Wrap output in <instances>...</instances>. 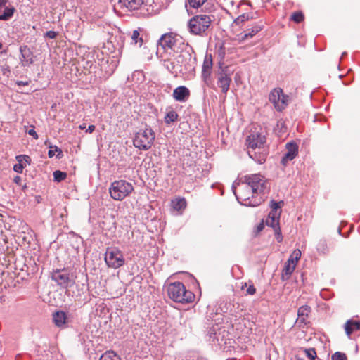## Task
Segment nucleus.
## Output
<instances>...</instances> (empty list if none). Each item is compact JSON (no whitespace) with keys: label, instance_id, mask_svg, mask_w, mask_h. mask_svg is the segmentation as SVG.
I'll use <instances>...</instances> for the list:
<instances>
[{"label":"nucleus","instance_id":"obj_1","mask_svg":"<svg viewBox=\"0 0 360 360\" xmlns=\"http://www.w3.org/2000/svg\"><path fill=\"white\" fill-rule=\"evenodd\" d=\"M158 44L166 51L172 50L179 53L176 58L178 63H181L186 70L188 69L187 65L192 61L193 49L184 42L181 36L172 32L165 34L159 39Z\"/></svg>","mask_w":360,"mask_h":360},{"label":"nucleus","instance_id":"obj_2","mask_svg":"<svg viewBox=\"0 0 360 360\" xmlns=\"http://www.w3.org/2000/svg\"><path fill=\"white\" fill-rule=\"evenodd\" d=\"M213 15L199 14L192 17L187 23L189 32L193 35L205 36L211 25Z\"/></svg>","mask_w":360,"mask_h":360},{"label":"nucleus","instance_id":"obj_3","mask_svg":"<svg viewBox=\"0 0 360 360\" xmlns=\"http://www.w3.org/2000/svg\"><path fill=\"white\" fill-rule=\"evenodd\" d=\"M167 292L169 297L176 302L190 303L195 297L191 291L186 290L184 285L179 281L169 283Z\"/></svg>","mask_w":360,"mask_h":360},{"label":"nucleus","instance_id":"obj_4","mask_svg":"<svg viewBox=\"0 0 360 360\" xmlns=\"http://www.w3.org/2000/svg\"><path fill=\"white\" fill-rule=\"evenodd\" d=\"M155 134L151 127L146 126L143 129L139 130L133 138V144L135 148L141 150H149L154 143Z\"/></svg>","mask_w":360,"mask_h":360},{"label":"nucleus","instance_id":"obj_5","mask_svg":"<svg viewBox=\"0 0 360 360\" xmlns=\"http://www.w3.org/2000/svg\"><path fill=\"white\" fill-rule=\"evenodd\" d=\"M245 184V190L248 193L250 192V188L252 194H260L264 193L267 188V181L266 178L260 174H252L245 175L243 177V184Z\"/></svg>","mask_w":360,"mask_h":360},{"label":"nucleus","instance_id":"obj_6","mask_svg":"<svg viewBox=\"0 0 360 360\" xmlns=\"http://www.w3.org/2000/svg\"><path fill=\"white\" fill-rule=\"evenodd\" d=\"M134 191L132 184L125 180L113 181L109 188L110 196L115 200H122Z\"/></svg>","mask_w":360,"mask_h":360},{"label":"nucleus","instance_id":"obj_7","mask_svg":"<svg viewBox=\"0 0 360 360\" xmlns=\"http://www.w3.org/2000/svg\"><path fill=\"white\" fill-rule=\"evenodd\" d=\"M51 278L58 285L63 288H68L74 285L75 276L70 270L67 269H56L51 273Z\"/></svg>","mask_w":360,"mask_h":360},{"label":"nucleus","instance_id":"obj_8","mask_svg":"<svg viewBox=\"0 0 360 360\" xmlns=\"http://www.w3.org/2000/svg\"><path fill=\"white\" fill-rule=\"evenodd\" d=\"M269 99L278 111L283 110L288 105V96L285 95L281 88L273 89L269 94Z\"/></svg>","mask_w":360,"mask_h":360},{"label":"nucleus","instance_id":"obj_9","mask_svg":"<svg viewBox=\"0 0 360 360\" xmlns=\"http://www.w3.org/2000/svg\"><path fill=\"white\" fill-rule=\"evenodd\" d=\"M232 71L228 66L220 67L217 73V85L221 89V92L226 94L229 89L231 82Z\"/></svg>","mask_w":360,"mask_h":360},{"label":"nucleus","instance_id":"obj_10","mask_svg":"<svg viewBox=\"0 0 360 360\" xmlns=\"http://www.w3.org/2000/svg\"><path fill=\"white\" fill-rule=\"evenodd\" d=\"M105 261L109 267L117 269L124 264V259L121 251L117 249L108 250Z\"/></svg>","mask_w":360,"mask_h":360},{"label":"nucleus","instance_id":"obj_11","mask_svg":"<svg viewBox=\"0 0 360 360\" xmlns=\"http://www.w3.org/2000/svg\"><path fill=\"white\" fill-rule=\"evenodd\" d=\"M266 136L262 131H253L246 139L248 150L260 149L265 146Z\"/></svg>","mask_w":360,"mask_h":360},{"label":"nucleus","instance_id":"obj_12","mask_svg":"<svg viewBox=\"0 0 360 360\" xmlns=\"http://www.w3.org/2000/svg\"><path fill=\"white\" fill-rule=\"evenodd\" d=\"M280 204H283V202L271 201V211L269 212L266 219V224L267 226L272 227V229L279 227V219L281 212V211L279 210L281 207Z\"/></svg>","mask_w":360,"mask_h":360},{"label":"nucleus","instance_id":"obj_13","mask_svg":"<svg viewBox=\"0 0 360 360\" xmlns=\"http://www.w3.org/2000/svg\"><path fill=\"white\" fill-rule=\"evenodd\" d=\"M245 191L240 190L237 194L236 191L233 190V193L240 203L246 206L256 207L259 205L264 201L262 198L255 199L252 196V198H250L248 194L245 193Z\"/></svg>","mask_w":360,"mask_h":360},{"label":"nucleus","instance_id":"obj_14","mask_svg":"<svg viewBox=\"0 0 360 360\" xmlns=\"http://www.w3.org/2000/svg\"><path fill=\"white\" fill-rule=\"evenodd\" d=\"M286 153L281 160V163L286 165L288 162L292 160L298 154V146L295 142H289L285 146Z\"/></svg>","mask_w":360,"mask_h":360},{"label":"nucleus","instance_id":"obj_15","mask_svg":"<svg viewBox=\"0 0 360 360\" xmlns=\"http://www.w3.org/2000/svg\"><path fill=\"white\" fill-rule=\"evenodd\" d=\"M248 153L251 159L260 165L265 162L267 156V152L264 146L260 149L248 150Z\"/></svg>","mask_w":360,"mask_h":360},{"label":"nucleus","instance_id":"obj_16","mask_svg":"<svg viewBox=\"0 0 360 360\" xmlns=\"http://www.w3.org/2000/svg\"><path fill=\"white\" fill-rule=\"evenodd\" d=\"M311 307L308 305L301 306L298 309L296 323L299 326H304L309 322L308 317L309 314L311 313Z\"/></svg>","mask_w":360,"mask_h":360},{"label":"nucleus","instance_id":"obj_17","mask_svg":"<svg viewBox=\"0 0 360 360\" xmlns=\"http://www.w3.org/2000/svg\"><path fill=\"white\" fill-rule=\"evenodd\" d=\"M189 96L190 91L184 86H178L173 91V98L177 101L184 102Z\"/></svg>","mask_w":360,"mask_h":360},{"label":"nucleus","instance_id":"obj_18","mask_svg":"<svg viewBox=\"0 0 360 360\" xmlns=\"http://www.w3.org/2000/svg\"><path fill=\"white\" fill-rule=\"evenodd\" d=\"M263 29V25H260L258 23H255L252 25L250 27L247 28V30L241 33L239 37L241 40H245L250 38H252L259 32H260Z\"/></svg>","mask_w":360,"mask_h":360},{"label":"nucleus","instance_id":"obj_19","mask_svg":"<svg viewBox=\"0 0 360 360\" xmlns=\"http://www.w3.org/2000/svg\"><path fill=\"white\" fill-rule=\"evenodd\" d=\"M359 330H360V321L348 320L345 324V330L349 338L353 332Z\"/></svg>","mask_w":360,"mask_h":360},{"label":"nucleus","instance_id":"obj_20","mask_svg":"<svg viewBox=\"0 0 360 360\" xmlns=\"http://www.w3.org/2000/svg\"><path fill=\"white\" fill-rule=\"evenodd\" d=\"M21 53V60H22V65H29L33 63L32 53L30 49L26 46H21L20 49Z\"/></svg>","mask_w":360,"mask_h":360},{"label":"nucleus","instance_id":"obj_21","mask_svg":"<svg viewBox=\"0 0 360 360\" xmlns=\"http://www.w3.org/2000/svg\"><path fill=\"white\" fill-rule=\"evenodd\" d=\"M16 160H18V163L14 165L13 170L17 173L21 174L24 167H25V165L22 164V162L25 161L26 162L29 163L30 158L28 155H20L16 156Z\"/></svg>","mask_w":360,"mask_h":360},{"label":"nucleus","instance_id":"obj_22","mask_svg":"<svg viewBox=\"0 0 360 360\" xmlns=\"http://www.w3.org/2000/svg\"><path fill=\"white\" fill-rule=\"evenodd\" d=\"M143 2L144 0H120V3H121L129 10L139 9L142 6Z\"/></svg>","mask_w":360,"mask_h":360},{"label":"nucleus","instance_id":"obj_23","mask_svg":"<svg viewBox=\"0 0 360 360\" xmlns=\"http://www.w3.org/2000/svg\"><path fill=\"white\" fill-rule=\"evenodd\" d=\"M186 200L184 198H177L172 200L173 210L180 213L186 208Z\"/></svg>","mask_w":360,"mask_h":360},{"label":"nucleus","instance_id":"obj_24","mask_svg":"<svg viewBox=\"0 0 360 360\" xmlns=\"http://www.w3.org/2000/svg\"><path fill=\"white\" fill-rule=\"evenodd\" d=\"M53 320L58 327H62L66 323L67 316L63 311H56L53 314Z\"/></svg>","mask_w":360,"mask_h":360},{"label":"nucleus","instance_id":"obj_25","mask_svg":"<svg viewBox=\"0 0 360 360\" xmlns=\"http://www.w3.org/2000/svg\"><path fill=\"white\" fill-rule=\"evenodd\" d=\"M14 11L13 7L4 8V11H0V20H8L13 16Z\"/></svg>","mask_w":360,"mask_h":360},{"label":"nucleus","instance_id":"obj_26","mask_svg":"<svg viewBox=\"0 0 360 360\" xmlns=\"http://www.w3.org/2000/svg\"><path fill=\"white\" fill-rule=\"evenodd\" d=\"M99 360H121V358L115 352L110 350L103 353Z\"/></svg>","mask_w":360,"mask_h":360},{"label":"nucleus","instance_id":"obj_27","mask_svg":"<svg viewBox=\"0 0 360 360\" xmlns=\"http://www.w3.org/2000/svg\"><path fill=\"white\" fill-rule=\"evenodd\" d=\"M316 250L320 254H326L328 252L327 242L325 239H321L316 245Z\"/></svg>","mask_w":360,"mask_h":360},{"label":"nucleus","instance_id":"obj_28","mask_svg":"<svg viewBox=\"0 0 360 360\" xmlns=\"http://www.w3.org/2000/svg\"><path fill=\"white\" fill-rule=\"evenodd\" d=\"M177 118L178 114L174 110H170L167 112L165 116V122L166 124H170L171 122H175Z\"/></svg>","mask_w":360,"mask_h":360},{"label":"nucleus","instance_id":"obj_29","mask_svg":"<svg viewBox=\"0 0 360 360\" xmlns=\"http://www.w3.org/2000/svg\"><path fill=\"white\" fill-rule=\"evenodd\" d=\"M301 251L299 249H297L290 255L287 262L296 265L297 262L301 257Z\"/></svg>","mask_w":360,"mask_h":360},{"label":"nucleus","instance_id":"obj_30","mask_svg":"<svg viewBox=\"0 0 360 360\" xmlns=\"http://www.w3.org/2000/svg\"><path fill=\"white\" fill-rule=\"evenodd\" d=\"M253 17L250 13H244L239 15L237 18H236L233 21V23L236 25H240L241 23L249 20L250 19H252Z\"/></svg>","mask_w":360,"mask_h":360},{"label":"nucleus","instance_id":"obj_31","mask_svg":"<svg viewBox=\"0 0 360 360\" xmlns=\"http://www.w3.org/2000/svg\"><path fill=\"white\" fill-rule=\"evenodd\" d=\"M295 266H296V265L287 262L285 264V266L283 270V275H282L283 278L284 277V275L290 276L294 271Z\"/></svg>","mask_w":360,"mask_h":360},{"label":"nucleus","instance_id":"obj_32","mask_svg":"<svg viewBox=\"0 0 360 360\" xmlns=\"http://www.w3.org/2000/svg\"><path fill=\"white\" fill-rule=\"evenodd\" d=\"M202 78L207 86L211 87L212 86V82L211 79V71H202Z\"/></svg>","mask_w":360,"mask_h":360},{"label":"nucleus","instance_id":"obj_33","mask_svg":"<svg viewBox=\"0 0 360 360\" xmlns=\"http://www.w3.org/2000/svg\"><path fill=\"white\" fill-rule=\"evenodd\" d=\"M54 181L60 182L67 177V174L60 170H56L53 173Z\"/></svg>","mask_w":360,"mask_h":360},{"label":"nucleus","instance_id":"obj_34","mask_svg":"<svg viewBox=\"0 0 360 360\" xmlns=\"http://www.w3.org/2000/svg\"><path fill=\"white\" fill-rule=\"evenodd\" d=\"M58 152L57 158H60L62 155V150L58 146H50V150H49L48 155L49 158H52L55 155V153Z\"/></svg>","mask_w":360,"mask_h":360},{"label":"nucleus","instance_id":"obj_35","mask_svg":"<svg viewBox=\"0 0 360 360\" xmlns=\"http://www.w3.org/2000/svg\"><path fill=\"white\" fill-rule=\"evenodd\" d=\"M132 41L136 44H139V46H141L143 44V39L140 37V33L137 30H134L131 35Z\"/></svg>","mask_w":360,"mask_h":360},{"label":"nucleus","instance_id":"obj_36","mask_svg":"<svg viewBox=\"0 0 360 360\" xmlns=\"http://www.w3.org/2000/svg\"><path fill=\"white\" fill-rule=\"evenodd\" d=\"M304 352L309 360H315L317 356L316 352L314 348L305 349Z\"/></svg>","mask_w":360,"mask_h":360},{"label":"nucleus","instance_id":"obj_37","mask_svg":"<svg viewBox=\"0 0 360 360\" xmlns=\"http://www.w3.org/2000/svg\"><path fill=\"white\" fill-rule=\"evenodd\" d=\"M207 0H188V4L193 8H198L202 6Z\"/></svg>","mask_w":360,"mask_h":360},{"label":"nucleus","instance_id":"obj_38","mask_svg":"<svg viewBox=\"0 0 360 360\" xmlns=\"http://www.w3.org/2000/svg\"><path fill=\"white\" fill-rule=\"evenodd\" d=\"M291 19L296 22H300L304 20V15L301 12H295L292 15Z\"/></svg>","mask_w":360,"mask_h":360},{"label":"nucleus","instance_id":"obj_39","mask_svg":"<svg viewBox=\"0 0 360 360\" xmlns=\"http://www.w3.org/2000/svg\"><path fill=\"white\" fill-rule=\"evenodd\" d=\"M212 67V60L205 59L203 62L202 71H211Z\"/></svg>","mask_w":360,"mask_h":360},{"label":"nucleus","instance_id":"obj_40","mask_svg":"<svg viewBox=\"0 0 360 360\" xmlns=\"http://www.w3.org/2000/svg\"><path fill=\"white\" fill-rule=\"evenodd\" d=\"M332 360H347V356L345 354L336 352L333 356H332Z\"/></svg>","mask_w":360,"mask_h":360},{"label":"nucleus","instance_id":"obj_41","mask_svg":"<svg viewBox=\"0 0 360 360\" xmlns=\"http://www.w3.org/2000/svg\"><path fill=\"white\" fill-rule=\"evenodd\" d=\"M273 229L274 230V232H275L276 239L278 242H281L282 240H283V236H282V234H281V231L280 226L277 227V228H275V229Z\"/></svg>","mask_w":360,"mask_h":360},{"label":"nucleus","instance_id":"obj_42","mask_svg":"<svg viewBox=\"0 0 360 360\" xmlns=\"http://www.w3.org/2000/svg\"><path fill=\"white\" fill-rule=\"evenodd\" d=\"M57 35L58 33L56 32L50 30L44 33V37H48L49 39H55L57 37Z\"/></svg>","mask_w":360,"mask_h":360},{"label":"nucleus","instance_id":"obj_43","mask_svg":"<svg viewBox=\"0 0 360 360\" xmlns=\"http://www.w3.org/2000/svg\"><path fill=\"white\" fill-rule=\"evenodd\" d=\"M247 294L252 295L256 292V288L253 285H250L246 290Z\"/></svg>","mask_w":360,"mask_h":360},{"label":"nucleus","instance_id":"obj_44","mask_svg":"<svg viewBox=\"0 0 360 360\" xmlns=\"http://www.w3.org/2000/svg\"><path fill=\"white\" fill-rule=\"evenodd\" d=\"M27 134L32 136H33L34 139H38V135L37 134V132L35 131L34 129L32 128V129H30L27 131Z\"/></svg>","mask_w":360,"mask_h":360},{"label":"nucleus","instance_id":"obj_45","mask_svg":"<svg viewBox=\"0 0 360 360\" xmlns=\"http://www.w3.org/2000/svg\"><path fill=\"white\" fill-rule=\"evenodd\" d=\"M13 181L18 185H21L22 179L20 176H16L14 177Z\"/></svg>","mask_w":360,"mask_h":360},{"label":"nucleus","instance_id":"obj_46","mask_svg":"<svg viewBox=\"0 0 360 360\" xmlns=\"http://www.w3.org/2000/svg\"><path fill=\"white\" fill-rule=\"evenodd\" d=\"M8 0H0V11L3 8H6V4H7Z\"/></svg>","mask_w":360,"mask_h":360},{"label":"nucleus","instance_id":"obj_47","mask_svg":"<svg viewBox=\"0 0 360 360\" xmlns=\"http://www.w3.org/2000/svg\"><path fill=\"white\" fill-rule=\"evenodd\" d=\"M95 126L94 125H89L87 128V129L86 130V133H89V134H91L94 130H95Z\"/></svg>","mask_w":360,"mask_h":360},{"label":"nucleus","instance_id":"obj_48","mask_svg":"<svg viewBox=\"0 0 360 360\" xmlns=\"http://www.w3.org/2000/svg\"><path fill=\"white\" fill-rule=\"evenodd\" d=\"M28 82H24V81H17L16 82V84L18 86H27L28 85Z\"/></svg>","mask_w":360,"mask_h":360},{"label":"nucleus","instance_id":"obj_49","mask_svg":"<svg viewBox=\"0 0 360 360\" xmlns=\"http://www.w3.org/2000/svg\"><path fill=\"white\" fill-rule=\"evenodd\" d=\"M264 224H263V223H260V224L257 226V231H258V232H259V231H262V230H263V229H264Z\"/></svg>","mask_w":360,"mask_h":360},{"label":"nucleus","instance_id":"obj_50","mask_svg":"<svg viewBox=\"0 0 360 360\" xmlns=\"http://www.w3.org/2000/svg\"><path fill=\"white\" fill-rule=\"evenodd\" d=\"M170 65L172 66V68L170 69L171 66L169 65H167V68L169 69L170 72H173V69L174 68V67L173 66L172 63H171Z\"/></svg>","mask_w":360,"mask_h":360},{"label":"nucleus","instance_id":"obj_51","mask_svg":"<svg viewBox=\"0 0 360 360\" xmlns=\"http://www.w3.org/2000/svg\"><path fill=\"white\" fill-rule=\"evenodd\" d=\"M170 65L172 66V68L170 69L171 66L169 65H167V68L169 69L170 72H173V69L174 68V67L173 66L172 63H171Z\"/></svg>","mask_w":360,"mask_h":360},{"label":"nucleus","instance_id":"obj_52","mask_svg":"<svg viewBox=\"0 0 360 360\" xmlns=\"http://www.w3.org/2000/svg\"><path fill=\"white\" fill-rule=\"evenodd\" d=\"M79 128L80 129H84L86 128V124L83 123L82 124H80V125L79 126Z\"/></svg>","mask_w":360,"mask_h":360},{"label":"nucleus","instance_id":"obj_53","mask_svg":"<svg viewBox=\"0 0 360 360\" xmlns=\"http://www.w3.org/2000/svg\"><path fill=\"white\" fill-rule=\"evenodd\" d=\"M2 48V44L0 42V49Z\"/></svg>","mask_w":360,"mask_h":360},{"label":"nucleus","instance_id":"obj_54","mask_svg":"<svg viewBox=\"0 0 360 360\" xmlns=\"http://www.w3.org/2000/svg\"><path fill=\"white\" fill-rule=\"evenodd\" d=\"M3 53H6V51H1L0 54H2Z\"/></svg>","mask_w":360,"mask_h":360}]
</instances>
